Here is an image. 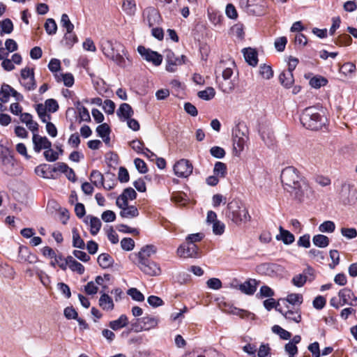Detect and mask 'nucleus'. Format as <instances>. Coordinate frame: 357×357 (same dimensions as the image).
Wrapping results in <instances>:
<instances>
[{
  "label": "nucleus",
  "mask_w": 357,
  "mask_h": 357,
  "mask_svg": "<svg viewBox=\"0 0 357 357\" xmlns=\"http://www.w3.org/2000/svg\"><path fill=\"white\" fill-rule=\"evenodd\" d=\"M280 178L284 189L296 199H301L305 195L309 196L312 192L306 179L292 166L285 167L282 171Z\"/></svg>",
  "instance_id": "f257e3e1"
},
{
  "label": "nucleus",
  "mask_w": 357,
  "mask_h": 357,
  "mask_svg": "<svg viewBox=\"0 0 357 357\" xmlns=\"http://www.w3.org/2000/svg\"><path fill=\"white\" fill-rule=\"evenodd\" d=\"M154 247H142L137 253L130 255V259L135 264H137L140 270L150 276H156L160 274V266L154 261H149V257L155 252Z\"/></svg>",
  "instance_id": "f03ea898"
},
{
  "label": "nucleus",
  "mask_w": 357,
  "mask_h": 357,
  "mask_svg": "<svg viewBox=\"0 0 357 357\" xmlns=\"http://www.w3.org/2000/svg\"><path fill=\"white\" fill-rule=\"evenodd\" d=\"M100 47L103 54L114 62L117 66L126 67V56L124 46L116 40L102 38L100 42Z\"/></svg>",
  "instance_id": "7ed1b4c3"
},
{
  "label": "nucleus",
  "mask_w": 357,
  "mask_h": 357,
  "mask_svg": "<svg viewBox=\"0 0 357 357\" xmlns=\"http://www.w3.org/2000/svg\"><path fill=\"white\" fill-rule=\"evenodd\" d=\"M300 121L306 128L317 130L326 125L327 119L322 109L315 107H309L303 111Z\"/></svg>",
  "instance_id": "20e7f679"
},
{
  "label": "nucleus",
  "mask_w": 357,
  "mask_h": 357,
  "mask_svg": "<svg viewBox=\"0 0 357 357\" xmlns=\"http://www.w3.org/2000/svg\"><path fill=\"white\" fill-rule=\"evenodd\" d=\"M227 217L235 224L246 222L250 218L243 204L237 199H234L227 204Z\"/></svg>",
  "instance_id": "39448f33"
},
{
  "label": "nucleus",
  "mask_w": 357,
  "mask_h": 357,
  "mask_svg": "<svg viewBox=\"0 0 357 357\" xmlns=\"http://www.w3.org/2000/svg\"><path fill=\"white\" fill-rule=\"evenodd\" d=\"M233 67H234V62L232 61H229V66H226V63L223 61H221L217 66V70L222 72L223 79L220 82V87L223 92L227 93L231 92L234 89V83L231 79L233 75Z\"/></svg>",
  "instance_id": "423d86ee"
},
{
  "label": "nucleus",
  "mask_w": 357,
  "mask_h": 357,
  "mask_svg": "<svg viewBox=\"0 0 357 357\" xmlns=\"http://www.w3.org/2000/svg\"><path fill=\"white\" fill-rule=\"evenodd\" d=\"M249 140L247 130L242 129L241 126H236L233 131L234 151L236 155H239L244 150Z\"/></svg>",
  "instance_id": "0eeeda50"
},
{
  "label": "nucleus",
  "mask_w": 357,
  "mask_h": 357,
  "mask_svg": "<svg viewBox=\"0 0 357 357\" xmlns=\"http://www.w3.org/2000/svg\"><path fill=\"white\" fill-rule=\"evenodd\" d=\"M165 56L167 61L166 70L171 73L175 72L178 66H181L186 62L185 56H176L170 50L165 51Z\"/></svg>",
  "instance_id": "6e6552de"
},
{
  "label": "nucleus",
  "mask_w": 357,
  "mask_h": 357,
  "mask_svg": "<svg viewBox=\"0 0 357 357\" xmlns=\"http://www.w3.org/2000/svg\"><path fill=\"white\" fill-rule=\"evenodd\" d=\"M26 276L33 278L36 275L40 280V282L46 287L50 284V276L42 269L36 265L27 266L24 270Z\"/></svg>",
  "instance_id": "1a4fd4ad"
},
{
  "label": "nucleus",
  "mask_w": 357,
  "mask_h": 357,
  "mask_svg": "<svg viewBox=\"0 0 357 357\" xmlns=\"http://www.w3.org/2000/svg\"><path fill=\"white\" fill-rule=\"evenodd\" d=\"M137 52L144 59L148 62L152 63L155 66H158L162 63V56L157 52L146 48L142 45L138 46Z\"/></svg>",
  "instance_id": "9d476101"
},
{
  "label": "nucleus",
  "mask_w": 357,
  "mask_h": 357,
  "mask_svg": "<svg viewBox=\"0 0 357 357\" xmlns=\"http://www.w3.org/2000/svg\"><path fill=\"white\" fill-rule=\"evenodd\" d=\"M21 84L28 91L36 89V84L34 79L33 69L26 67L21 70Z\"/></svg>",
  "instance_id": "9b49d317"
},
{
  "label": "nucleus",
  "mask_w": 357,
  "mask_h": 357,
  "mask_svg": "<svg viewBox=\"0 0 357 357\" xmlns=\"http://www.w3.org/2000/svg\"><path fill=\"white\" fill-rule=\"evenodd\" d=\"M192 165L189 160L181 159L174 166V172L178 177H188L192 172Z\"/></svg>",
  "instance_id": "f8f14e48"
},
{
  "label": "nucleus",
  "mask_w": 357,
  "mask_h": 357,
  "mask_svg": "<svg viewBox=\"0 0 357 357\" xmlns=\"http://www.w3.org/2000/svg\"><path fill=\"white\" fill-rule=\"evenodd\" d=\"M176 255L180 258H199L202 256V251L199 247H178Z\"/></svg>",
  "instance_id": "ddd939ff"
},
{
  "label": "nucleus",
  "mask_w": 357,
  "mask_h": 357,
  "mask_svg": "<svg viewBox=\"0 0 357 357\" xmlns=\"http://www.w3.org/2000/svg\"><path fill=\"white\" fill-rule=\"evenodd\" d=\"M286 308L287 310L277 308V311L280 312L286 319L295 323H300L301 321V312L300 307H290L287 305Z\"/></svg>",
  "instance_id": "4468645a"
},
{
  "label": "nucleus",
  "mask_w": 357,
  "mask_h": 357,
  "mask_svg": "<svg viewBox=\"0 0 357 357\" xmlns=\"http://www.w3.org/2000/svg\"><path fill=\"white\" fill-rule=\"evenodd\" d=\"M144 21L147 23L149 27L158 24L160 20L159 12L153 7H149L144 10Z\"/></svg>",
  "instance_id": "2eb2a0df"
},
{
  "label": "nucleus",
  "mask_w": 357,
  "mask_h": 357,
  "mask_svg": "<svg viewBox=\"0 0 357 357\" xmlns=\"http://www.w3.org/2000/svg\"><path fill=\"white\" fill-rule=\"evenodd\" d=\"M18 252L19 261L35 264L38 261L36 255L30 251L29 247H19Z\"/></svg>",
  "instance_id": "dca6fc26"
},
{
  "label": "nucleus",
  "mask_w": 357,
  "mask_h": 357,
  "mask_svg": "<svg viewBox=\"0 0 357 357\" xmlns=\"http://www.w3.org/2000/svg\"><path fill=\"white\" fill-rule=\"evenodd\" d=\"M33 143L34 144V150L39 153L41 149H47L52 146V143L46 137H41L36 133L33 135Z\"/></svg>",
  "instance_id": "f3484780"
},
{
  "label": "nucleus",
  "mask_w": 357,
  "mask_h": 357,
  "mask_svg": "<svg viewBox=\"0 0 357 357\" xmlns=\"http://www.w3.org/2000/svg\"><path fill=\"white\" fill-rule=\"evenodd\" d=\"M134 111L131 106L128 103L121 104L116 111V115L122 121H126V119L132 117Z\"/></svg>",
  "instance_id": "a211bd4d"
},
{
  "label": "nucleus",
  "mask_w": 357,
  "mask_h": 357,
  "mask_svg": "<svg viewBox=\"0 0 357 357\" xmlns=\"http://www.w3.org/2000/svg\"><path fill=\"white\" fill-rule=\"evenodd\" d=\"M257 282L255 279H249L245 282L241 284L238 289L247 295H252L257 290Z\"/></svg>",
  "instance_id": "6ab92c4d"
},
{
  "label": "nucleus",
  "mask_w": 357,
  "mask_h": 357,
  "mask_svg": "<svg viewBox=\"0 0 357 357\" xmlns=\"http://www.w3.org/2000/svg\"><path fill=\"white\" fill-rule=\"evenodd\" d=\"M280 233L276 235V239L282 241L284 244L289 245L294 242V236L288 230L283 229L282 227H279Z\"/></svg>",
  "instance_id": "aec40b11"
},
{
  "label": "nucleus",
  "mask_w": 357,
  "mask_h": 357,
  "mask_svg": "<svg viewBox=\"0 0 357 357\" xmlns=\"http://www.w3.org/2000/svg\"><path fill=\"white\" fill-rule=\"evenodd\" d=\"M99 305L103 310L106 311H111L114 307L112 298L105 293H103L100 296L99 299Z\"/></svg>",
  "instance_id": "412c9836"
},
{
  "label": "nucleus",
  "mask_w": 357,
  "mask_h": 357,
  "mask_svg": "<svg viewBox=\"0 0 357 357\" xmlns=\"http://www.w3.org/2000/svg\"><path fill=\"white\" fill-rule=\"evenodd\" d=\"M243 52L246 62L252 66H256L258 62L257 52L252 48H245Z\"/></svg>",
  "instance_id": "4be33fe9"
},
{
  "label": "nucleus",
  "mask_w": 357,
  "mask_h": 357,
  "mask_svg": "<svg viewBox=\"0 0 357 357\" xmlns=\"http://www.w3.org/2000/svg\"><path fill=\"white\" fill-rule=\"evenodd\" d=\"M88 220H89V226H90V231L91 234L93 235H96L98 233V231L100 229L102 223L100 220L97 218L92 215H88L86 218V222H88Z\"/></svg>",
  "instance_id": "5701e85b"
},
{
  "label": "nucleus",
  "mask_w": 357,
  "mask_h": 357,
  "mask_svg": "<svg viewBox=\"0 0 357 357\" xmlns=\"http://www.w3.org/2000/svg\"><path fill=\"white\" fill-rule=\"evenodd\" d=\"M128 324V319L126 314H121L119 319L111 321L109 324V326L114 331L119 330Z\"/></svg>",
  "instance_id": "b1692460"
},
{
  "label": "nucleus",
  "mask_w": 357,
  "mask_h": 357,
  "mask_svg": "<svg viewBox=\"0 0 357 357\" xmlns=\"http://www.w3.org/2000/svg\"><path fill=\"white\" fill-rule=\"evenodd\" d=\"M279 80L284 87L289 88L294 82L293 73L291 71H283L279 76Z\"/></svg>",
  "instance_id": "393cba45"
},
{
  "label": "nucleus",
  "mask_w": 357,
  "mask_h": 357,
  "mask_svg": "<svg viewBox=\"0 0 357 357\" xmlns=\"http://www.w3.org/2000/svg\"><path fill=\"white\" fill-rule=\"evenodd\" d=\"M141 321L143 324L144 331H149L158 326V319L155 317L146 316L141 318Z\"/></svg>",
  "instance_id": "a878e982"
},
{
  "label": "nucleus",
  "mask_w": 357,
  "mask_h": 357,
  "mask_svg": "<svg viewBox=\"0 0 357 357\" xmlns=\"http://www.w3.org/2000/svg\"><path fill=\"white\" fill-rule=\"evenodd\" d=\"M338 296L342 306L347 304L351 305L349 301L351 299L352 296H354V293L351 289L348 288H344L339 291Z\"/></svg>",
  "instance_id": "bb28decb"
},
{
  "label": "nucleus",
  "mask_w": 357,
  "mask_h": 357,
  "mask_svg": "<svg viewBox=\"0 0 357 357\" xmlns=\"http://www.w3.org/2000/svg\"><path fill=\"white\" fill-rule=\"evenodd\" d=\"M54 76L57 82H63L66 86L71 87L74 84V77L71 73H56Z\"/></svg>",
  "instance_id": "cd10ccee"
},
{
  "label": "nucleus",
  "mask_w": 357,
  "mask_h": 357,
  "mask_svg": "<svg viewBox=\"0 0 357 357\" xmlns=\"http://www.w3.org/2000/svg\"><path fill=\"white\" fill-rule=\"evenodd\" d=\"M90 181L97 188H100L104 183L103 174L98 170H93L90 174Z\"/></svg>",
  "instance_id": "c85d7f7f"
},
{
  "label": "nucleus",
  "mask_w": 357,
  "mask_h": 357,
  "mask_svg": "<svg viewBox=\"0 0 357 357\" xmlns=\"http://www.w3.org/2000/svg\"><path fill=\"white\" fill-rule=\"evenodd\" d=\"M138 209L135 206H127L125 208H123L120 212V215L122 218H135L138 216Z\"/></svg>",
  "instance_id": "c756f323"
},
{
  "label": "nucleus",
  "mask_w": 357,
  "mask_h": 357,
  "mask_svg": "<svg viewBox=\"0 0 357 357\" xmlns=\"http://www.w3.org/2000/svg\"><path fill=\"white\" fill-rule=\"evenodd\" d=\"M285 300L292 305L291 307H300V305L303 303V298L302 294H290L287 296Z\"/></svg>",
  "instance_id": "7c9ffc66"
},
{
  "label": "nucleus",
  "mask_w": 357,
  "mask_h": 357,
  "mask_svg": "<svg viewBox=\"0 0 357 357\" xmlns=\"http://www.w3.org/2000/svg\"><path fill=\"white\" fill-rule=\"evenodd\" d=\"M13 87L7 84H3L0 90V101L1 102H7L9 100Z\"/></svg>",
  "instance_id": "2f4dec72"
},
{
  "label": "nucleus",
  "mask_w": 357,
  "mask_h": 357,
  "mask_svg": "<svg viewBox=\"0 0 357 357\" xmlns=\"http://www.w3.org/2000/svg\"><path fill=\"white\" fill-rule=\"evenodd\" d=\"M68 267L72 271L77 272L80 275L84 273V266L79 262L77 261L72 256H68Z\"/></svg>",
  "instance_id": "473e14b6"
},
{
  "label": "nucleus",
  "mask_w": 357,
  "mask_h": 357,
  "mask_svg": "<svg viewBox=\"0 0 357 357\" xmlns=\"http://www.w3.org/2000/svg\"><path fill=\"white\" fill-rule=\"evenodd\" d=\"M213 172L220 178H225L227 174V165L222 162H216Z\"/></svg>",
  "instance_id": "72a5a7b5"
},
{
  "label": "nucleus",
  "mask_w": 357,
  "mask_h": 357,
  "mask_svg": "<svg viewBox=\"0 0 357 357\" xmlns=\"http://www.w3.org/2000/svg\"><path fill=\"white\" fill-rule=\"evenodd\" d=\"M113 261L114 260L112 257L106 253H102L98 257V262L103 268L109 267L112 264Z\"/></svg>",
  "instance_id": "f704fd0d"
},
{
  "label": "nucleus",
  "mask_w": 357,
  "mask_h": 357,
  "mask_svg": "<svg viewBox=\"0 0 357 357\" xmlns=\"http://www.w3.org/2000/svg\"><path fill=\"white\" fill-rule=\"evenodd\" d=\"M123 10L129 15H132L136 11V4L134 0H123Z\"/></svg>",
  "instance_id": "c9c22d12"
},
{
  "label": "nucleus",
  "mask_w": 357,
  "mask_h": 357,
  "mask_svg": "<svg viewBox=\"0 0 357 357\" xmlns=\"http://www.w3.org/2000/svg\"><path fill=\"white\" fill-rule=\"evenodd\" d=\"M328 80L322 76H314L310 80V84L314 89H319L321 86L326 85Z\"/></svg>",
  "instance_id": "e433bc0d"
},
{
  "label": "nucleus",
  "mask_w": 357,
  "mask_h": 357,
  "mask_svg": "<svg viewBox=\"0 0 357 357\" xmlns=\"http://www.w3.org/2000/svg\"><path fill=\"white\" fill-rule=\"evenodd\" d=\"M259 75L266 79H270L273 76V71L270 66L261 64L259 66Z\"/></svg>",
  "instance_id": "4c0bfd02"
},
{
  "label": "nucleus",
  "mask_w": 357,
  "mask_h": 357,
  "mask_svg": "<svg viewBox=\"0 0 357 357\" xmlns=\"http://www.w3.org/2000/svg\"><path fill=\"white\" fill-rule=\"evenodd\" d=\"M36 111L39 118L43 123H46L50 120L51 116L47 113V110L43 104L37 105Z\"/></svg>",
  "instance_id": "58836bf2"
},
{
  "label": "nucleus",
  "mask_w": 357,
  "mask_h": 357,
  "mask_svg": "<svg viewBox=\"0 0 357 357\" xmlns=\"http://www.w3.org/2000/svg\"><path fill=\"white\" fill-rule=\"evenodd\" d=\"M1 25V35H3V33H7L9 34L13 31V24L12 21L7 18L3 20L2 22H0Z\"/></svg>",
  "instance_id": "ea45409f"
},
{
  "label": "nucleus",
  "mask_w": 357,
  "mask_h": 357,
  "mask_svg": "<svg viewBox=\"0 0 357 357\" xmlns=\"http://www.w3.org/2000/svg\"><path fill=\"white\" fill-rule=\"evenodd\" d=\"M272 331L274 333L278 334L280 336V337L282 340H289L291 336V333L284 330L278 325H274L272 327Z\"/></svg>",
  "instance_id": "a19ab883"
},
{
  "label": "nucleus",
  "mask_w": 357,
  "mask_h": 357,
  "mask_svg": "<svg viewBox=\"0 0 357 357\" xmlns=\"http://www.w3.org/2000/svg\"><path fill=\"white\" fill-rule=\"evenodd\" d=\"M215 92L213 87H208L204 91L198 92V96L199 98L209 100L215 96Z\"/></svg>",
  "instance_id": "79ce46f5"
},
{
  "label": "nucleus",
  "mask_w": 357,
  "mask_h": 357,
  "mask_svg": "<svg viewBox=\"0 0 357 357\" xmlns=\"http://www.w3.org/2000/svg\"><path fill=\"white\" fill-rule=\"evenodd\" d=\"M45 29L49 35H54L56 32L57 25L53 19L49 18L46 20Z\"/></svg>",
  "instance_id": "37998d69"
},
{
  "label": "nucleus",
  "mask_w": 357,
  "mask_h": 357,
  "mask_svg": "<svg viewBox=\"0 0 357 357\" xmlns=\"http://www.w3.org/2000/svg\"><path fill=\"white\" fill-rule=\"evenodd\" d=\"M61 24L68 33L72 32L74 29L73 24L70 22L68 15L66 13L61 15Z\"/></svg>",
  "instance_id": "c03bdc74"
},
{
  "label": "nucleus",
  "mask_w": 357,
  "mask_h": 357,
  "mask_svg": "<svg viewBox=\"0 0 357 357\" xmlns=\"http://www.w3.org/2000/svg\"><path fill=\"white\" fill-rule=\"evenodd\" d=\"M127 294L136 301L142 302L144 301V296L136 288H130Z\"/></svg>",
  "instance_id": "a18cd8bd"
},
{
  "label": "nucleus",
  "mask_w": 357,
  "mask_h": 357,
  "mask_svg": "<svg viewBox=\"0 0 357 357\" xmlns=\"http://www.w3.org/2000/svg\"><path fill=\"white\" fill-rule=\"evenodd\" d=\"M312 241L314 245H328L330 243L329 238L323 234L315 235Z\"/></svg>",
  "instance_id": "49530a36"
},
{
  "label": "nucleus",
  "mask_w": 357,
  "mask_h": 357,
  "mask_svg": "<svg viewBox=\"0 0 357 357\" xmlns=\"http://www.w3.org/2000/svg\"><path fill=\"white\" fill-rule=\"evenodd\" d=\"M44 107H45L46 109L49 112H55L59 109V105L56 100L50 98L46 100L45 102V105H43Z\"/></svg>",
  "instance_id": "de8ad7c7"
},
{
  "label": "nucleus",
  "mask_w": 357,
  "mask_h": 357,
  "mask_svg": "<svg viewBox=\"0 0 357 357\" xmlns=\"http://www.w3.org/2000/svg\"><path fill=\"white\" fill-rule=\"evenodd\" d=\"M261 139L268 146H271L273 145L275 142V137L274 135L271 132H261Z\"/></svg>",
  "instance_id": "09e8293b"
},
{
  "label": "nucleus",
  "mask_w": 357,
  "mask_h": 357,
  "mask_svg": "<svg viewBox=\"0 0 357 357\" xmlns=\"http://www.w3.org/2000/svg\"><path fill=\"white\" fill-rule=\"evenodd\" d=\"M335 229V223L330 220L324 222L319 227V230L321 232H333Z\"/></svg>",
  "instance_id": "8fccbe9b"
},
{
  "label": "nucleus",
  "mask_w": 357,
  "mask_h": 357,
  "mask_svg": "<svg viewBox=\"0 0 357 357\" xmlns=\"http://www.w3.org/2000/svg\"><path fill=\"white\" fill-rule=\"evenodd\" d=\"M130 145L131 148L138 153L143 154L146 148H144V143L138 139H135L130 142Z\"/></svg>",
  "instance_id": "3c124183"
},
{
  "label": "nucleus",
  "mask_w": 357,
  "mask_h": 357,
  "mask_svg": "<svg viewBox=\"0 0 357 357\" xmlns=\"http://www.w3.org/2000/svg\"><path fill=\"white\" fill-rule=\"evenodd\" d=\"M307 280V276L303 274L296 275L292 278L293 284L298 287H303Z\"/></svg>",
  "instance_id": "603ef678"
},
{
  "label": "nucleus",
  "mask_w": 357,
  "mask_h": 357,
  "mask_svg": "<svg viewBox=\"0 0 357 357\" xmlns=\"http://www.w3.org/2000/svg\"><path fill=\"white\" fill-rule=\"evenodd\" d=\"M96 132L100 137H104L109 135L110 128L107 123H102L96 128Z\"/></svg>",
  "instance_id": "864d4df0"
},
{
  "label": "nucleus",
  "mask_w": 357,
  "mask_h": 357,
  "mask_svg": "<svg viewBox=\"0 0 357 357\" xmlns=\"http://www.w3.org/2000/svg\"><path fill=\"white\" fill-rule=\"evenodd\" d=\"M64 39L66 41V45L68 47H72L75 43L77 42V38L75 33H73V31L72 32L68 33L66 31V33L64 35Z\"/></svg>",
  "instance_id": "5fc2aeb1"
},
{
  "label": "nucleus",
  "mask_w": 357,
  "mask_h": 357,
  "mask_svg": "<svg viewBox=\"0 0 357 357\" xmlns=\"http://www.w3.org/2000/svg\"><path fill=\"white\" fill-rule=\"evenodd\" d=\"M44 156L47 161L54 162L58 159L59 154L50 147L44 151Z\"/></svg>",
  "instance_id": "6e6d98bb"
},
{
  "label": "nucleus",
  "mask_w": 357,
  "mask_h": 357,
  "mask_svg": "<svg viewBox=\"0 0 357 357\" xmlns=\"http://www.w3.org/2000/svg\"><path fill=\"white\" fill-rule=\"evenodd\" d=\"M115 107V103L111 100H105L102 104V107L105 112L108 114H114Z\"/></svg>",
  "instance_id": "4d7b16f0"
},
{
  "label": "nucleus",
  "mask_w": 357,
  "mask_h": 357,
  "mask_svg": "<svg viewBox=\"0 0 357 357\" xmlns=\"http://www.w3.org/2000/svg\"><path fill=\"white\" fill-rule=\"evenodd\" d=\"M233 35L236 36L238 38H243L244 36L243 26L242 24H236L231 29Z\"/></svg>",
  "instance_id": "13d9d810"
},
{
  "label": "nucleus",
  "mask_w": 357,
  "mask_h": 357,
  "mask_svg": "<svg viewBox=\"0 0 357 357\" xmlns=\"http://www.w3.org/2000/svg\"><path fill=\"white\" fill-rule=\"evenodd\" d=\"M326 300L322 296H317L312 302L313 307L317 310L323 309L324 307V306L326 305Z\"/></svg>",
  "instance_id": "bf43d9fd"
},
{
  "label": "nucleus",
  "mask_w": 357,
  "mask_h": 357,
  "mask_svg": "<svg viewBox=\"0 0 357 357\" xmlns=\"http://www.w3.org/2000/svg\"><path fill=\"white\" fill-rule=\"evenodd\" d=\"M134 163L136 169L139 171V173L145 174L148 172L146 165L143 160L140 158H136L134 160Z\"/></svg>",
  "instance_id": "052dcab7"
},
{
  "label": "nucleus",
  "mask_w": 357,
  "mask_h": 357,
  "mask_svg": "<svg viewBox=\"0 0 357 357\" xmlns=\"http://www.w3.org/2000/svg\"><path fill=\"white\" fill-rule=\"evenodd\" d=\"M341 234L348 239H351L357 236V231L354 228L343 227L341 229Z\"/></svg>",
  "instance_id": "680f3d73"
},
{
  "label": "nucleus",
  "mask_w": 357,
  "mask_h": 357,
  "mask_svg": "<svg viewBox=\"0 0 357 357\" xmlns=\"http://www.w3.org/2000/svg\"><path fill=\"white\" fill-rule=\"evenodd\" d=\"M257 356L258 357H271V348L268 344L260 345Z\"/></svg>",
  "instance_id": "e2e57ef3"
},
{
  "label": "nucleus",
  "mask_w": 357,
  "mask_h": 357,
  "mask_svg": "<svg viewBox=\"0 0 357 357\" xmlns=\"http://www.w3.org/2000/svg\"><path fill=\"white\" fill-rule=\"evenodd\" d=\"M225 224L220 222V220L215 222L214 223L212 224L213 232L215 235L222 234L225 231Z\"/></svg>",
  "instance_id": "0e129e2a"
},
{
  "label": "nucleus",
  "mask_w": 357,
  "mask_h": 357,
  "mask_svg": "<svg viewBox=\"0 0 357 357\" xmlns=\"http://www.w3.org/2000/svg\"><path fill=\"white\" fill-rule=\"evenodd\" d=\"M287 43V39L286 37L282 36L278 38L275 41V47L278 52L284 51L285 46Z\"/></svg>",
  "instance_id": "69168bd1"
},
{
  "label": "nucleus",
  "mask_w": 357,
  "mask_h": 357,
  "mask_svg": "<svg viewBox=\"0 0 357 357\" xmlns=\"http://www.w3.org/2000/svg\"><path fill=\"white\" fill-rule=\"evenodd\" d=\"M211 154L216 158H222L225 155V151L224 149L220 146H213L210 149Z\"/></svg>",
  "instance_id": "338daca9"
},
{
  "label": "nucleus",
  "mask_w": 357,
  "mask_h": 357,
  "mask_svg": "<svg viewBox=\"0 0 357 357\" xmlns=\"http://www.w3.org/2000/svg\"><path fill=\"white\" fill-rule=\"evenodd\" d=\"M307 349L312 353V357H320L319 344L317 342L310 344Z\"/></svg>",
  "instance_id": "774afa93"
}]
</instances>
